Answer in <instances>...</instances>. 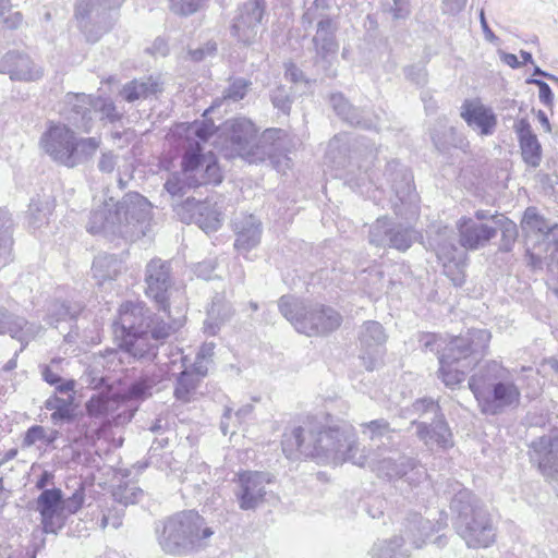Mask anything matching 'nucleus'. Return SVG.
<instances>
[{
    "label": "nucleus",
    "instance_id": "f257e3e1",
    "mask_svg": "<svg viewBox=\"0 0 558 558\" xmlns=\"http://www.w3.org/2000/svg\"><path fill=\"white\" fill-rule=\"evenodd\" d=\"M151 218V204L136 192L125 194L117 203L113 198L105 201L102 206L93 210L87 223L92 234L131 239L145 235V225Z\"/></svg>",
    "mask_w": 558,
    "mask_h": 558
},
{
    "label": "nucleus",
    "instance_id": "f03ea898",
    "mask_svg": "<svg viewBox=\"0 0 558 558\" xmlns=\"http://www.w3.org/2000/svg\"><path fill=\"white\" fill-rule=\"evenodd\" d=\"M288 133L282 129H267L257 138L255 125L245 118L231 120L229 143L231 149L250 163L264 162L281 171L288 166Z\"/></svg>",
    "mask_w": 558,
    "mask_h": 558
},
{
    "label": "nucleus",
    "instance_id": "7ed1b4c3",
    "mask_svg": "<svg viewBox=\"0 0 558 558\" xmlns=\"http://www.w3.org/2000/svg\"><path fill=\"white\" fill-rule=\"evenodd\" d=\"M469 388L485 415L496 416L520 405L521 390L511 372L498 361L490 360L480 366L471 376Z\"/></svg>",
    "mask_w": 558,
    "mask_h": 558
},
{
    "label": "nucleus",
    "instance_id": "20e7f679",
    "mask_svg": "<svg viewBox=\"0 0 558 558\" xmlns=\"http://www.w3.org/2000/svg\"><path fill=\"white\" fill-rule=\"evenodd\" d=\"M155 533L165 554L182 557L204 549L214 531L198 512L184 510L158 523Z\"/></svg>",
    "mask_w": 558,
    "mask_h": 558
},
{
    "label": "nucleus",
    "instance_id": "39448f33",
    "mask_svg": "<svg viewBox=\"0 0 558 558\" xmlns=\"http://www.w3.org/2000/svg\"><path fill=\"white\" fill-rule=\"evenodd\" d=\"M450 509L457 513L454 526L468 547H488L495 541V527L488 511L480 506L469 489L459 488Z\"/></svg>",
    "mask_w": 558,
    "mask_h": 558
},
{
    "label": "nucleus",
    "instance_id": "423d86ee",
    "mask_svg": "<svg viewBox=\"0 0 558 558\" xmlns=\"http://www.w3.org/2000/svg\"><path fill=\"white\" fill-rule=\"evenodd\" d=\"M278 308L298 332L308 337L328 335L342 323V316L332 307L305 303L293 295H282L278 301Z\"/></svg>",
    "mask_w": 558,
    "mask_h": 558
},
{
    "label": "nucleus",
    "instance_id": "0eeeda50",
    "mask_svg": "<svg viewBox=\"0 0 558 558\" xmlns=\"http://www.w3.org/2000/svg\"><path fill=\"white\" fill-rule=\"evenodd\" d=\"M183 324L181 318L171 317L166 320L163 316L153 313L143 302L128 301L119 308L118 320L114 322V332L120 337L132 335H150L156 341H163L175 332Z\"/></svg>",
    "mask_w": 558,
    "mask_h": 558
},
{
    "label": "nucleus",
    "instance_id": "6e6552de",
    "mask_svg": "<svg viewBox=\"0 0 558 558\" xmlns=\"http://www.w3.org/2000/svg\"><path fill=\"white\" fill-rule=\"evenodd\" d=\"M308 446L304 448L305 457L319 462L341 463L357 460L359 451L352 432L340 427L307 429Z\"/></svg>",
    "mask_w": 558,
    "mask_h": 558
},
{
    "label": "nucleus",
    "instance_id": "1a4fd4ad",
    "mask_svg": "<svg viewBox=\"0 0 558 558\" xmlns=\"http://www.w3.org/2000/svg\"><path fill=\"white\" fill-rule=\"evenodd\" d=\"M410 411L427 418L422 422L414 420L411 424L416 426V436L429 450L435 447L446 450L453 446L452 433L437 402L422 398L413 402Z\"/></svg>",
    "mask_w": 558,
    "mask_h": 558
},
{
    "label": "nucleus",
    "instance_id": "9d476101",
    "mask_svg": "<svg viewBox=\"0 0 558 558\" xmlns=\"http://www.w3.org/2000/svg\"><path fill=\"white\" fill-rule=\"evenodd\" d=\"M123 0H77L75 17L78 28L90 43L98 41L114 25Z\"/></svg>",
    "mask_w": 558,
    "mask_h": 558
},
{
    "label": "nucleus",
    "instance_id": "9b49d317",
    "mask_svg": "<svg viewBox=\"0 0 558 558\" xmlns=\"http://www.w3.org/2000/svg\"><path fill=\"white\" fill-rule=\"evenodd\" d=\"M354 464L368 466L379 477L389 481L404 477L410 485H416L427 475L418 460L393 451H389V454L381 459H377L375 456L360 454L357 460H354Z\"/></svg>",
    "mask_w": 558,
    "mask_h": 558
},
{
    "label": "nucleus",
    "instance_id": "f8f14e48",
    "mask_svg": "<svg viewBox=\"0 0 558 558\" xmlns=\"http://www.w3.org/2000/svg\"><path fill=\"white\" fill-rule=\"evenodd\" d=\"M492 335L487 329H469L465 335L452 338L439 360L472 368L486 353Z\"/></svg>",
    "mask_w": 558,
    "mask_h": 558
},
{
    "label": "nucleus",
    "instance_id": "ddd939ff",
    "mask_svg": "<svg viewBox=\"0 0 558 558\" xmlns=\"http://www.w3.org/2000/svg\"><path fill=\"white\" fill-rule=\"evenodd\" d=\"M181 170L195 187L219 184L222 180L218 162L213 154H204L198 143L190 145L182 155Z\"/></svg>",
    "mask_w": 558,
    "mask_h": 558
},
{
    "label": "nucleus",
    "instance_id": "4468645a",
    "mask_svg": "<svg viewBox=\"0 0 558 558\" xmlns=\"http://www.w3.org/2000/svg\"><path fill=\"white\" fill-rule=\"evenodd\" d=\"M145 294L170 318L169 298L174 287L171 263L154 258L145 267Z\"/></svg>",
    "mask_w": 558,
    "mask_h": 558
},
{
    "label": "nucleus",
    "instance_id": "2eb2a0df",
    "mask_svg": "<svg viewBox=\"0 0 558 558\" xmlns=\"http://www.w3.org/2000/svg\"><path fill=\"white\" fill-rule=\"evenodd\" d=\"M274 482L268 472L244 471L236 474L233 480V494L239 508L244 511L255 510L262 506L268 494L267 484Z\"/></svg>",
    "mask_w": 558,
    "mask_h": 558
},
{
    "label": "nucleus",
    "instance_id": "dca6fc26",
    "mask_svg": "<svg viewBox=\"0 0 558 558\" xmlns=\"http://www.w3.org/2000/svg\"><path fill=\"white\" fill-rule=\"evenodd\" d=\"M433 526L429 520L415 518L412 526L409 527L407 538L395 536L389 541H379L372 548V558H408L409 550L402 548L405 541L413 544L415 548H421L427 538L430 537Z\"/></svg>",
    "mask_w": 558,
    "mask_h": 558
},
{
    "label": "nucleus",
    "instance_id": "f3484780",
    "mask_svg": "<svg viewBox=\"0 0 558 558\" xmlns=\"http://www.w3.org/2000/svg\"><path fill=\"white\" fill-rule=\"evenodd\" d=\"M416 231L393 222L388 217L378 218L369 228V243L377 247H391L400 252L409 250L416 240Z\"/></svg>",
    "mask_w": 558,
    "mask_h": 558
},
{
    "label": "nucleus",
    "instance_id": "a211bd4d",
    "mask_svg": "<svg viewBox=\"0 0 558 558\" xmlns=\"http://www.w3.org/2000/svg\"><path fill=\"white\" fill-rule=\"evenodd\" d=\"M89 416L102 418V427L124 425L134 416L133 410H128L120 393L93 396L85 404Z\"/></svg>",
    "mask_w": 558,
    "mask_h": 558
},
{
    "label": "nucleus",
    "instance_id": "6ab92c4d",
    "mask_svg": "<svg viewBox=\"0 0 558 558\" xmlns=\"http://www.w3.org/2000/svg\"><path fill=\"white\" fill-rule=\"evenodd\" d=\"M172 207L182 222H193L206 233L215 232L221 226V213L216 207V204L199 202L194 197H186L181 203H172Z\"/></svg>",
    "mask_w": 558,
    "mask_h": 558
},
{
    "label": "nucleus",
    "instance_id": "aec40b11",
    "mask_svg": "<svg viewBox=\"0 0 558 558\" xmlns=\"http://www.w3.org/2000/svg\"><path fill=\"white\" fill-rule=\"evenodd\" d=\"M59 113L68 126L90 133L94 128L93 96L85 93H68L60 102Z\"/></svg>",
    "mask_w": 558,
    "mask_h": 558
},
{
    "label": "nucleus",
    "instance_id": "412c9836",
    "mask_svg": "<svg viewBox=\"0 0 558 558\" xmlns=\"http://www.w3.org/2000/svg\"><path fill=\"white\" fill-rule=\"evenodd\" d=\"M338 29V19L331 22H320V24L316 25V32L312 38L315 63L323 66L327 76L336 75V70L332 69V65L339 51Z\"/></svg>",
    "mask_w": 558,
    "mask_h": 558
},
{
    "label": "nucleus",
    "instance_id": "4be33fe9",
    "mask_svg": "<svg viewBox=\"0 0 558 558\" xmlns=\"http://www.w3.org/2000/svg\"><path fill=\"white\" fill-rule=\"evenodd\" d=\"M266 11L265 0H246L238 9L231 25V34L243 45L255 43Z\"/></svg>",
    "mask_w": 558,
    "mask_h": 558
},
{
    "label": "nucleus",
    "instance_id": "5701e85b",
    "mask_svg": "<svg viewBox=\"0 0 558 558\" xmlns=\"http://www.w3.org/2000/svg\"><path fill=\"white\" fill-rule=\"evenodd\" d=\"M75 133L66 124H50L41 135L40 144L45 153L56 162L68 167L73 153Z\"/></svg>",
    "mask_w": 558,
    "mask_h": 558
},
{
    "label": "nucleus",
    "instance_id": "b1692460",
    "mask_svg": "<svg viewBox=\"0 0 558 558\" xmlns=\"http://www.w3.org/2000/svg\"><path fill=\"white\" fill-rule=\"evenodd\" d=\"M64 496L60 488L44 489L36 499L35 510L40 514V524L46 534H56L65 524Z\"/></svg>",
    "mask_w": 558,
    "mask_h": 558
},
{
    "label": "nucleus",
    "instance_id": "393cba45",
    "mask_svg": "<svg viewBox=\"0 0 558 558\" xmlns=\"http://www.w3.org/2000/svg\"><path fill=\"white\" fill-rule=\"evenodd\" d=\"M530 459L537 463L544 476L558 481V434L549 433L534 439L530 445Z\"/></svg>",
    "mask_w": 558,
    "mask_h": 558
},
{
    "label": "nucleus",
    "instance_id": "a878e982",
    "mask_svg": "<svg viewBox=\"0 0 558 558\" xmlns=\"http://www.w3.org/2000/svg\"><path fill=\"white\" fill-rule=\"evenodd\" d=\"M330 106L335 113L352 126L364 130H378L379 117L367 110L353 107L341 93H333L329 98Z\"/></svg>",
    "mask_w": 558,
    "mask_h": 558
},
{
    "label": "nucleus",
    "instance_id": "bb28decb",
    "mask_svg": "<svg viewBox=\"0 0 558 558\" xmlns=\"http://www.w3.org/2000/svg\"><path fill=\"white\" fill-rule=\"evenodd\" d=\"M360 342L363 354L364 367L367 371H373L380 362L381 348L386 342V335L383 326L377 322H366L361 327Z\"/></svg>",
    "mask_w": 558,
    "mask_h": 558
},
{
    "label": "nucleus",
    "instance_id": "cd10ccee",
    "mask_svg": "<svg viewBox=\"0 0 558 558\" xmlns=\"http://www.w3.org/2000/svg\"><path fill=\"white\" fill-rule=\"evenodd\" d=\"M150 335H132L121 338L119 350H107L105 357L110 361L118 357L122 360V354H128L136 361H154L157 357V344L149 342Z\"/></svg>",
    "mask_w": 558,
    "mask_h": 558
},
{
    "label": "nucleus",
    "instance_id": "c85d7f7f",
    "mask_svg": "<svg viewBox=\"0 0 558 558\" xmlns=\"http://www.w3.org/2000/svg\"><path fill=\"white\" fill-rule=\"evenodd\" d=\"M0 73L8 74L13 81H36L43 75L28 54L19 50L8 51L1 58Z\"/></svg>",
    "mask_w": 558,
    "mask_h": 558
},
{
    "label": "nucleus",
    "instance_id": "c756f323",
    "mask_svg": "<svg viewBox=\"0 0 558 558\" xmlns=\"http://www.w3.org/2000/svg\"><path fill=\"white\" fill-rule=\"evenodd\" d=\"M460 116L470 128L480 130L481 135L487 136L495 132L497 116L480 99H465Z\"/></svg>",
    "mask_w": 558,
    "mask_h": 558
},
{
    "label": "nucleus",
    "instance_id": "7c9ffc66",
    "mask_svg": "<svg viewBox=\"0 0 558 558\" xmlns=\"http://www.w3.org/2000/svg\"><path fill=\"white\" fill-rule=\"evenodd\" d=\"M235 234L234 248L241 253H248L255 248L262 238V222L254 215L240 214L232 221Z\"/></svg>",
    "mask_w": 558,
    "mask_h": 558
},
{
    "label": "nucleus",
    "instance_id": "2f4dec72",
    "mask_svg": "<svg viewBox=\"0 0 558 558\" xmlns=\"http://www.w3.org/2000/svg\"><path fill=\"white\" fill-rule=\"evenodd\" d=\"M459 244L469 251L484 247L497 234V229L462 217L458 221Z\"/></svg>",
    "mask_w": 558,
    "mask_h": 558
},
{
    "label": "nucleus",
    "instance_id": "473e14b6",
    "mask_svg": "<svg viewBox=\"0 0 558 558\" xmlns=\"http://www.w3.org/2000/svg\"><path fill=\"white\" fill-rule=\"evenodd\" d=\"M384 177L391 191L401 203L412 202L415 189L413 175L407 167L397 160L388 161Z\"/></svg>",
    "mask_w": 558,
    "mask_h": 558
},
{
    "label": "nucleus",
    "instance_id": "72a5a7b5",
    "mask_svg": "<svg viewBox=\"0 0 558 558\" xmlns=\"http://www.w3.org/2000/svg\"><path fill=\"white\" fill-rule=\"evenodd\" d=\"M167 379V373L161 369L153 372H145L136 380L131 383L123 393H120L123 403L130 400H145L153 396L154 390L157 391V386Z\"/></svg>",
    "mask_w": 558,
    "mask_h": 558
},
{
    "label": "nucleus",
    "instance_id": "f704fd0d",
    "mask_svg": "<svg viewBox=\"0 0 558 558\" xmlns=\"http://www.w3.org/2000/svg\"><path fill=\"white\" fill-rule=\"evenodd\" d=\"M162 92V83L158 77L146 76L134 78L123 85L119 92L120 97L126 102L144 100Z\"/></svg>",
    "mask_w": 558,
    "mask_h": 558
},
{
    "label": "nucleus",
    "instance_id": "c9c22d12",
    "mask_svg": "<svg viewBox=\"0 0 558 558\" xmlns=\"http://www.w3.org/2000/svg\"><path fill=\"white\" fill-rule=\"evenodd\" d=\"M122 270V260L112 254H99L94 258L92 272L98 284L114 280Z\"/></svg>",
    "mask_w": 558,
    "mask_h": 558
},
{
    "label": "nucleus",
    "instance_id": "e433bc0d",
    "mask_svg": "<svg viewBox=\"0 0 558 558\" xmlns=\"http://www.w3.org/2000/svg\"><path fill=\"white\" fill-rule=\"evenodd\" d=\"M522 229L546 235L554 242L558 240V225H549L547 219L538 214L536 207H527L521 221Z\"/></svg>",
    "mask_w": 558,
    "mask_h": 558
},
{
    "label": "nucleus",
    "instance_id": "4c0bfd02",
    "mask_svg": "<svg viewBox=\"0 0 558 558\" xmlns=\"http://www.w3.org/2000/svg\"><path fill=\"white\" fill-rule=\"evenodd\" d=\"M100 137H76L74 142L73 153L68 168H75L80 165L90 161L100 148Z\"/></svg>",
    "mask_w": 558,
    "mask_h": 558
},
{
    "label": "nucleus",
    "instance_id": "58836bf2",
    "mask_svg": "<svg viewBox=\"0 0 558 558\" xmlns=\"http://www.w3.org/2000/svg\"><path fill=\"white\" fill-rule=\"evenodd\" d=\"M199 385V377L186 368L179 373L175 378L173 396L182 403L191 402L195 399Z\"/></svg>",
    "mask_w": 558,
    "mask_h": 558
},
{
    "label": "nucleus",
    "instance_id": "ea45409f",
    "mask_svg": "<svg viewBox=\"0 0 558 558\" xmlns=\"http://www.w3.org/2000/svg\"><path fill=\"white\" fill-rule=\"evenodd\" d=\"M45 408L51 413V421L53 424L70 423L74 420L75 413L73 408V398H60L57 395L50 396L45 401Z\"/></svg>",
    "mask_w": 558,
    "mask_h": 558
},
{
    "label": "nucleus",
    "instance_id": "a19ab883",
    "mask_svg": "<svg viewBox=\"0 0 558 558\" xmlns=\"http://www.w3.org/2000/svg\"><path fill=\"white\" fill-rule=\"evenodd\" d=\"M284 456L294 460L299 454L305 457L304 448L308 446L307 429L295 427L290 434H284L281 441Z\"/></svg>",
    "mask_w": 558,
    "mask_h": 558
},
{
    "label": "nucleus",
    "instance_id": "79ce46f5",
    "mask_svg": "<svg viewBox=\"0 0 558 558\" xmlns=\"http://www.w3.org/2000/svg\"><path fill=\"white\" fill-rule=\"evenodd\" d=\"M435 252L439 259L444 260V265L449 264H460L462 258L464 257V252L461 246L457 244L456 238L451 235H442L440 240L435 245Z\"/></svg>",
    "mask_w": 558,
    "mask_h": 558
},
{
    "label": "nucleus",
    "instance_id": "37998d69",
    "mask_svg": "<svg viewBox=\"0 0 558 558\" xmlns=\"http://www.w3.org/2000/svg\"><path fill=\"white\" fill-rule=\"evenodd\" d=\"M27 325L25 318L10 313L0 306V335H9L11 338L24 341V328Z\"/></svg>",
    "mask_w": 558,
    "mask_h": 558
},
{
    "label": "nucleus",
    "instance_id": "c03bdc74",
    "mask_svg": "<svg viewBox=\"0 0 558 558\" xmlns=\"http://www.w3.org/2000/svg\"><path fill=\"white\" fill-rule=\"evenodd\" d=\"M12 219L8 210L0 208V262L7 263L11 257L13 238Z\"/></svg>",
    "mask_w": 558,
    "mask_h": 558
},
{
    "label": "nucleus",
    "instance_id": "a18cd8bd",
    "mask_svg": "<svg viewBox=\"0 0 558 558\" xmlns=\"http://www.w3.org/2000/svg\"><path fill=\"white\" fill-rule=\"evenodd\" d=\"M143 496V489L130 482L119 484L112 492L113 502L124 508L137 504Z\"/></svg>",
    "mask_w": 558,
    "mask_h": 558
},
{
    "label": "nucleus",
    "instance_id": "49530a36",
    "mask_svg": "<svg viewBox=\"0 0 558 558\" xmlns=\"http://www.w3.org/2000/svg\"><path fill=\"white\" fill-rule=\"evenodd\" d=\"M523 161L532 168H537L542 162V145L536 134L518 141Z\"/></svg>",
    "mask_w": 558,
    "mask_h": 558
},
{
    "label": "nucleus",
    "instance_id": "de8ad7c7",
    "mask_svg": "<svg viewBox=\"0 0 558 558\" xmlns=\"http://www.w3.org/2000/svg\"><path fill=\"white\" fill-rule=\"evenodd\" d=\"M192 189L196 187L192 184V182H190V180H187V177L184 175L182 170L171 173L163 184V190L173 201L181 199Z\"/></svg>",
    "mask_w": 558,
    "mask_h": 558
},
{
    "label": "nucleus",
    "instance_id": "09e8293b",
    "mask_svg": "<svg viewBox=\"0 0 558 558\" xmlns=\"http://www.w3.org/2000/svg\"><path fill=\"white\" fill-rule=\"evenodd\" d=\"M439 378L447 387L451 389H454L463 381L466 372L470 369L462 367L461 365H457V363H451L445 360H439Z\"/></svg>",
    "mask_w": 558,
    "mask_h": 558
},
{
    "label": "nucleus",
    "instance_id": "8fccbe9b",
    "mask_svg": "<svg viewBox=\"0 0 558 558\" xmlns=\"http://www.w3.org/2000/svg\"><path fill=\"white\" fill-rule=\"evenodd\" d=\"M393 429L385 418H377L361 424V433L371 440H380L389 437Z\"/></svg>",
    "mask_w": 558,
    "mask_h": 558
},
{
    "label": "nucleus",
    "instance_id": "3c124183",
    "mask_svg": "<svg viewBox=\"0 0 558 558\" xmlns=\"http://www.w3.org/2000/svg\"><path fill=\"white\" fill-rule=\"evenodd\" d=\"M93 110L99 112L100 119L107 120L109 123H116L122 118V113L118 111L114 102L107 97L93 96Z\"/></svg>",
    "mask_w": 558,
    "mask_h": 558
},
{
    "label": "nucleus",
    "instance_id": "603ef678",
    "mask_svg": "<svg viewBox=\"0 0 558 558\" xmlns=\"http://www.w3.org/2000/svg\"><path fill=\"white\" fill-rule=\"evenodd\" d=\"M209 326L218 327L219 324L223 323L231 316V307L223 301V298L216 295L211 305L207 311Z\"/></svg>",
    "mask_w": 558,
    "mask_h": 558
},
{
    "label": "nucleus",
    "instance_id": "864d4df0",
    "mask_svg": "<svg viewBox=\"0 0 558 558\" xmlns=\"http://www.w3.org/2000/svg\"><path fill=\"white\" fill-rule=\"evenodd\" d=\"M432 141L438 151L446 153L450 146L462 147L464 138L457 134L454 128L450 126L446 129L441 134L433 133Z\"/></svg>",
    "mask_w": 558,
    "mask_h": 558
},
{
    "label": "nucleus",
    "instance_id": "5fc2aeb1",
    "mask_svg": "<svg viewBox=\"0 0 558 558\" xmlns=\"http://www.w3.org/2000/svg\"><path fill=\"white\" fill-rule=\"evenodd\" d=\"M497 225L501 226V239L499 250L501 252H510L515 243L518 238V228L517 225L501 216L498 220H496Z\"/></svg>",
    "mask_w": 558,
    "mask_h": 558
},
{
    "label": "nucleus",
    "instance_id": "6e6d98bb",
    "mask_svg": "<svg viewBox=\"0 0 558 558\" xmlns=\"http://www.w3.org/2000/svg\"><path fill=\"white\" fill-rule=\"evenodd\" d=\"M270 101L272 106L284 114H289L293 102L291 88L286 86H277L270 90Z\"/></svg>",
    "mask_w": 558,
    "mask_h": 558
},
{
    "label": "nucleus",
    "instance_id": "4d7b16f0",
    "mask_svg": "<svg viewBox=\"0 0 558 558\" xmlns=\"http://www.w3.org/2000/svg\"><path fill=\"white\" fill-rule=\"evenodd\" d=\"M15 0H0V24L2 23L10 29H15L22 24L23 16L20 12H11V8L15 5Z\"/></svg>",
    "mask_w": 558,
    "mask_h": 558
},
{
    "label": "nucleus",
    "instance_id": "13d9d810",
    "mask_svg": "<svg viewBox=\"0 0 558 558\" xmlns=\"http://www.w3.org/2000/svg\"><path fill=\"white\" fill-rule=\"evenodd\" d=\"M336 16H331L327 11L319 9L313 3L305 10L301 17V23L304 28L311 26L314 22L320 24V22H331L336 20Z\"/></svg>",
    "mask_w": 558,
    "mask_h": 558
},
{
    "label": "nucleus",
    "instance_id": "bf43d9fd",
    "mask_svg": "<svg viewBox=\"0 0 558 558\" xmlns=\"http://www.w3.org/2000/svg\"><path fill=\"white\" fill-rule=\"evenodd\" d=\"M383 8L392 20H405L411 13L410 0H386Z\"/></svg>",
    "mask_w": 558,
    "mask_h": 558
},
{
    "label": "nucleus",
    "instance_id": "052dcab7",
    "mask_svg": "<svg viewBox=\"0 0 558 558\" xmlns=\"http://www.w3.org/2000/svg\"><path fill=\"white\" fill-rule=\"evenodd\" d=\"M124 509V507L113 502L111 507L102 511L99 523L100 527L106 529L108 525H111L112 527L118 529L121 526Z\"/></svg>",
    "mask_w": 558,
    "mask_h": 558
},
{
    "label": "nucleus",
    "instance_id": "680f3d73",
    "mask_svg": "<svg viewBox=\"0 0 558 558\" xmlns=\"http://www.w3.org/2000/svg\"><path fill=\"white\" fill-rule=\"evenodd\" d=\"M547 264V284L558 295V240Z\"/></svg>",
    "mask_w": 558,
    "mask_h": 558
},
{
    "label": "nucleus",
    "instance_id": "e2e57ef3",
    "mask_svg": "<svg viewBox=\"0 0 558 558\" xmlns=\"http://www.w3.org/2000/svg\"><path fill=\"white\" fill-rule=\"evenodd\" d=\"M202 4V0H172L170 10L178 15L189 16L197 12Z\"/></svg>",
    "mask_w": 558,
    "mask_h": 558
},
{
    "label": "nucleus",
    "instance_id": "0e129e2a",
    "mask_svg": "<svg viewBox=\"0 0 558 558\" xmlns=\"http://www.w3.org/2000/svg\"><path fill=\"white\" fill-rule=\"evenodd\" d=\"M250 85L251 82L243 77L235 78L226 89L225 98L231 99L233 101H239L243 99L247 93Z\"/></svg>",
    "mask_w": 558,
    "mask_h": 558
},
{
    "label": "nucleus",
    "instance_id": "69168bd1",
    "mask_svg": "<svg viewBox=\"0 0 558 558\" xmlns=\"http://www.w3.org/2000/svg\"><path fill=\"white\" fill-rule=\"evenodd\" d=\"M44 438H46L45 427L41 425H33L26 430L22 446L26 448L32 447L38 441L44 442Z\"/></svg>",
    "mask_w": 558,
    "mask_h": 558
},
{
    "label": "nucleus",
    "instance_id": "338daca9",
    "mask_svg": "<svg viewBox=\"0 0 558 558\" xmlns=\"http://www.w3.org/2000/svg\"><path fill=\"white\" fill-rule=\"evenodd\" d=\"M405 77L416 85H425L427 82V73L424 66L420 64L409 65L404 69Z\"/></svg>",
    "mask_w": 558,
    "mask_h": 558
},
{
    "label": "nucleus",
    "instance_id": "774afa93",
    "mask_svg": "<svg viewBox=\"0 0 558 558\" xmlns=\"http://www.w3.org/2000/svg\"><path fill=\"white\" fill-rule=\"evenodd\" d=\"M217 52V45L214 41H207L196 49H190L189 54L195 62L204 61L207 57H213Z\"/></svg>",
    "mask_w": 558,
    "mask_h": 558
}]
</instances>
